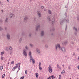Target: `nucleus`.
Here are the masks:
<instances>
[{
	"label": "nucleus",
	"instance_id": "1",
	"mask_svg": "<svg viewBox=\"0 0 79 79\" xmlns=\"http://www.w3.org/2000/svg\"><path fill=\"white\" fill-rule=\"evenodd\" d=\"M64 21H66V23H69V20L68 19H67L66 18H64L63 20H60V25H62L63 24V23L64 22Z\"/></svg>",
	"mask_w": 79,
	"mask_h": 79
},
{
	"label": "nucleus",
	"instance_id": "2",
	"mask_svg": "<svg viewBox=\"0 0 79 79\" xmlns=\"http://www.w3.org/2000/svg\"><path fill=\"white\" fill-rule=\"evenodd\" d=\"M58 47L59 48V49H61V46H60V44H56L55 45V49H56V51L58 50Z\"/></svg>",
	"mask_w": 79,
	"mask_h": 79
},
{
	"label": "nucleus",
	"instance_id": "3",
	"mask_svg": "<svg viewBox=\"0 0 79 79\" xmlns=\"http://www.w3.org/2000/svg\"><path fill=\"white\" fill-rule=\"evenodd\" d=\"M32 61V63L33 64H34L35 63V60H34V59L33 58V57H32V56H30V60L29 61L30 62H31V61Z\"/></svg>",
	"mask_w": 79,
	"mask_h": 79
},
{
	"label": "nucleus",
	"instance_id": "4",
	"mask_svg": "<svg viewBox=\"0 0 79 79\" xmlns=\"http://www.w3.org/2000/svg\"><path fill=\"white\" fill-rule=\"evenodd\" d=\"M48 71L49 73H52V67L51 66V65H49V67L48 68Z\"/></svg>",
	"mask_w": 79,
	"mask_h": 79
},
{
	"label": "nucleus",
	"instance_id": "5",
	"mask_svg": "<svg viewBox=\"0 0 79 79\" xmlns=\"http://www.w3.org/2000/svg\"><path fill=\"white\" fill-rule=\"evenodd\" d=\"M7 40H11V36L10 33H7L6 35Z\"/></svg>",
	"mask_w": 79,
	"mask_h": 79
},
{
	"label": "nucleus",
	"instance_id": "6",
	"mask_svg": "<svg viewBox=\"0 0 79 79\" xmlns=\"http://www.w3.org/2000/svg\"><path fill=\"white\" fill-rule=\"evenodd\" d=\"M23 55H24L25 56H27V52H26V49H24L23 51Z\"/></svg>",
	"mask_w": 79,
	"mask_h": 79
},
{
	"label": "nucleus",
	"instance_id": "7",
	"mask_svg": "<svg viewBox=\"0 0 79 79\" xmlns=\"http://www.w3.org/2000/svg\"><path fill=\"white\" fill-rule=\"evenodd\" d=\"M61 50L63 53H65L66 52V49H65V48L64 47H62L61 48Z\"/></svg>",
	"mask_w": 79,
	"mask_h": 79
},
{
	"label": "nucleus",
	"instance_id": "8",
	"mask_svg": "<svg viewBox=\"0 0 79 79\" xmlns=\"http://www.w3.org/2000/svg\"><path fill=\"white\" fill-rule=\"evenodd\" d=\"M37 13L39 17H41L42 16V15H41V13L40 11H37Z\"/></svg>",
	"mask_w": 79,
	"mask_h": 79
},
{
	"label": "nucleus",
	"instance_id": "9",
	"mask_svg": "<svg viewBox=\"0 0 79 79\" xmlns=\"http://www.w3.org/2000/svg\"><path fill=\"white\" fill-rule=\"evenodd\" d=\"M36 50L38 54H40V50L39 49L37 48Z\"/></svg>",
	"mask_w": 79,
	"mask_h": 79
},
{
	"label": "nucleus",
	"instance_id": "10",
	"mask_svg": "<svg viewBox=\"0 0 79 79\" xmlns=\"http://www.w3.org/2000/svg\"><path fill=\"white\" fill-rule=\"evenodd\" d=\"M44 35H45V32L42 31L41 33V36L43 37V36H44Z\"/></svg>",
	"mask_w": 79,
	"mask_h": 79
},
{
	"label": "nucleus",
	"instance_id": "11",
	"mask_svg": "<svg viewBox=\"0 0 79 79\" xmlns=\"http://www.w3.org/2000/svg\"><path fill=\"white\" fill-rule=\"evenodd\" d=\"M40 28V25H38L36 27V31H38V30H39V29Z\"/></svg>",
	"mask_w": 79,
	"mask_h": 79
},
{
	"label": "nucleus",
	"instance_id": "12",
	"mask_svg": "<svg viewBox=\"0 0 79 79\" xmlns=\"http://www.w3.org/2000/svg\"><path fill=\"white\" fill-rule=\"evenodd\" d=\"M10 18H13L15 17V15L13 14L10 13Z\"/></svg>",
	"mask_w": 79,
	"mask_h": 79
},
{
	"label": "nucleus",
	"instance_id": "13",
	"mask_svg": "<svg viewBox=\"0 0 79 79\" xmlns=\"http://www.w3.org/2000/svg\"><path fill=\"white\" fill-rule=\"evenodd\" d=\"M68 42L67 41H64L63 42H62V44H63V45H66L67 43Z\"/></svg>",
	"mask_w": 79,
	"mask_h": 79
},
{
	"label": "nucleus",
	"instance_id": "14",
	"mask_svg": "<svg viewBox=\"0 0 79 79\" xmlns=\"http://www.w3.org/2000/svg\"><path fill=\"white\" fill-rule=\"evenodd\" d=\"M55 22V19H52V25H54V23Z\"/></svg>",
	"mask_w": 79,
	"mask_h": 79
},
{
	"label": "nucleus",
	"instance_id": "15",
	"mask_svg": "<svg viewBox=\"0 0 79 79\" xmlns=\"http://www.w3.org/2000/svg\"><path fill=\"white\" fill-rule=\"evenodd\" d=\"M29 45L31 48L34 47V44L31 43L29 44Z\"/></svg>",
	"mask_w": 79,
	"mask_h": 79
},
{
	"label": "nucleus",
	"instance_id": "16",
	"mask_svg": "<svg viewBox=\"0 0 79 79\" xmlns=\"http://www.w3.org/2000/svg\"><path fill=\"white\" fill-rule=\"evenodd\" d=\"M73 30H74V31H75L76 32H77V27H73Z\"/></svg>",
	"mask_w": 79,
	"mask_h": 79
},
{
	"label": "nucleus",
	"instance_id": "17",
	"mask_svg": "<svg viewBox=\"0 0 79 79\" xmlns=\"http://www.w3.org/2000/svg\"><path fill=\"white\" fill-rule=\"evenodd\" d=\"M28 19V17L27 16H26L24 18V21H27Z\"/></svg>",
	"mask_w": 79,
	"mask_h": 79
},
{
	"label": "nucleus",
	"instance_id": "18",
	"mask_svg": "<svg viewBox=\"0 0 79 79\" xmlns=\"http://www.w3.org/2000/svg\"><path fill=\"white\" fill-rule=\"evenodd\" d=\"M8 21V18H6L5 20V23H7Z\"/></svg>",
	"mask_w": 79,
	"mask_h": 79
},
{
	"label": "nucleus",
	"instance_id": "19",
	"mask_svg": "<svg viewBox=\"0 0 79 79\" xmlns=\"http://www.w3.org/2000/svg\"><path fill=\"white\" fill-rule=\"evenodd\" d=\"M25 48L26 50H29V46L27 45H26L25 46Z\"/></svg>",
	"mask_w": 79,
	"mask_h": 79
},
{
	"label": "nucleus",
	"instance_id": "20",
	"mask_svg": "<svg viewBox=\"0 0 79 79\" xmlns=\"http://www.w3.org/2000/svg\"><path fill=\"white\" fill-rule=\"evenodd\" d=\"M47 19L49 21H51V19H50V16H48L47 17Z\"/></svg>",
	"mask_w": 79,
	"mask_h": 79
},
{
	"label": "nucleus",
	"instance_id": "21",
	"mask_svg": "<svg viewBox=\"0 0 79 79\" xmlns=\"http://www.w3.org/2000/svg\"><path fill=\"white\" fill-rule=\"evenodd\" d=\"M9 49L10 50H13V48L11 46H10L9 47Z\"/></svg>",
	"mask_w": 79,
	"mask_h": 79
},
{
	"label": "nucleus",
	"instance_id": "22",
	"mask_svg": "<svg viewBox=\"0 0 79 79\" xmlns=\"http://www.w3.org/2000/svg\"><path fill=\"white\" fill-rule=\"evenodd\" d=\"M31 55H32V52H31V51H29V55L30 56H32Z\"/></svg>",
	"mask_w": 79,
	"mask_h": 79
},
{
	"label": "nucleus",
	"instance_id": "23",
	"mask_svg": "<svg viewBox=\"0 0 79 79\" xmlns=\"http://www.w3.org/2000/svg\"><path fill=\"white\" fill-rule=\"evenodd\" d=\"M35 75L36 76V77L38 78V77H39V74L37 73H35Z\"/></svg>",
	"mask_w": 79,
	"mask_h": 79
},
{
	"label": "nucleus",
	"instance_id": "24",
	"mask_svg": "<svg viewBox=\"0 0 79 79\" xmlns=\"http://www.w3.org/2000/svg\"><path fill=\"white\" fill-rule=\"evenodd\" d=\"M3 28L1 26H0V31H3Z\"/></svg>",
	"mask_w": 79,
	"mask_h": 79
},
{
	"label": "nucleus",
	"instance_id": "25",
	"mask_svg": "<svg viewBox=\"0 0 79 79\" xmlns=\"http://www.w3.org/2000/svg\"><path fill=\"white\" fill-rule=\"evenodd\" d=\"M3 68V66H1L0 67V69H1V70H2Z\"/></svg>",
	"mask_w": 79,
	"mask_h": 79
},
{
	"label": "nucleus",
	"instance_id": "26",
	"mask_svg": "<svg viewBox=\"0 0 79 79\" xmlns=\"http://www.w3.org/2000/svg\"><path fill=\"white\" fill-rule=\"evenodd\" d=\"M51 78H52V79H54V78H55V76H54V75H52L51 77Z\"/></svg>",
	"mask_w": 79,
	"mask_h": 79
},
{
	"label": "nucleus",
	"instance_id": "27",
	"mask_svg": "<svg viewBox=\"0 0 79 79\" xmlns=\"http://www.w3.org/2000/svg\"><path fill=\"white\" fill-rule=\"evenodd\" d=\"M3 20H2V19H1L0 20V23L1 24H2V23H3Z\"/></svg>",
	"mask_w": 79,
	"mask_h": 79
},
{
	"label": "nucleus",
	"instance_id": "28",
	"mask_svg": "<svg viewBox=\"0 0 79 79\" xmlns=\"http://www.w3.org/2000/svg\"><path fill=\"white\" fill-rule=\"evenodd\" d=\"M5 77V74H4L2 76V78H4Z\"/></svg>",
	"mask_w": 79,
	"mask_h": 79
},
{
	"label": "nucleus",
	"instance_id": "29",
	"mask_svg": "<svg viewBox=\"0 0 79 79\" xmlns=\"http://www.w3.org/2000/svg\"><path fill=\"white\" fill-rule=\"evenodd\" d=\"M24 78V76H22L20 78V79H23Z\"/></svg>",
	"mask_w": 79,
	"mask_h": 79
},
{
	"label": "nucleus",
	"instance_id": "30",
	"mask_svg": "<svg viewBox=\"0 0 79 79\" xmlns=\"http://www.w3.org/2000/svg\"><path fill=\"white\" fill-rule=\"evenodd\" d=\"M8 48H9L8 47H6V51H8Z\"/></svg>",
	"mask_w": 79,
	"mask_h": 79
},
{
	"label": "nucleus",
	"instance_id": "31",
	"mask_svg": "<svg viewBox=\"0 0 79 79\" xmlns=\"http://www.w3.org/2000/svg\"><path fill=\"white\" fill-rule=\"evenodd\" d=\"M4 52H2L1 53V55H3V54H4Z\"/></svg>",
	"mask_w": 79,
	"mask_h": 79
},
{
	"label": "nucleus",
	"instance_id": "32",
	"mask_svg": "<svg viewBox=\"0 0 79 79\" xmlns=\"http://www.w3.org/2000/svg\"><path fill=\"white\" fill-rule=\"evenodd\" d=\"M32 35V33H30L29 34V37H31Z\"/></svg>",
	"mask_w": 79,
	"mask_h": 79
},
{
	"label": "nucleus",
	"instance_id": "33",
	"mask_svg": "<svg viewBox=\"0 0 79 79\" xmlns=\"http://www.w3.org/2000/svg\"><path fill=\"white\" fill-rule=\"evenodd\" d=\"M39 69H40V70H42V67H41V66H39Z\"/></svg>",
	"mask_w": 79,
	"mask_h": 79
},
{
	"label": "nucleus",
	"instance_id": "34",
	"mask_svg": "<svg viewBox=\"0 0 79 79\" xmlns=\"http://www.w3.org/2000/svg\"><path fill=\"white\" fill-rule=\"evenodd\" d=\"M68 69H69H69H71V67H70V66H68Z\"/></svg>",
	"mask_w": 79,
	"mask_h": 79
},
{
	"label": "nucleus",
	"instance_id": "35",
	"mask_svg": "<svg viewBox=\"0 0 79 79\" xmlns=\"http://www.w3.org/2000/svg\"><path fill=\"white\" fill-rule=\"evenodd\" d=\"M48 13H49V14H51L52 12L51 11V10H48Z\"/></svg>",
	"mask_w": 79,
	"mask_h": 79
},
{
	"label": "nucleus",
	"instance_id": "36",
	"mask_svg": "<svg viewBox=\"0 0 79 79\" xmlns=\"http://www.w3.org/2000/svg\"><path fill=\"white\" fill-rule=\"evenodd\" d=\"M22 39H23V38H21L19 40V42H21Z\"/></svg>",
	"mask_w": 79,
	"mask_h": 79
},
{
	"label": "nucleus",
	"instance_id": "37",
	"mask_svg": "<svg viewBox=\"0 0 79 79\" xmlns=\"http://www.w3.org/2000/svg\"><path fill=\"white\" fill-rule=\"evenodd\" d=\"M39 66H41V62H39Z\"/></svg>",
	"mask_w": 79,
	"mask_h": 79
},
{
	"label": "nucleus",
	"instance_id": "38",
	"mask_svg": "<svg viewBox=\"0 0 79 79\" xmlns=\"http://www.w3.org/2000/svg\"><path fill=\"white\" fill-rule=\"evenodd\" d=\"M45 47H46V48H48V45L46 44L45 45Z\"/></svg>",
	"mask_w": 79,
	"mask_h": 79
},
{
	"label": "nucleus",
	"instance_id": "39",
	"mask_svg": "<svg viewBox=\"0 0 79 79\" xmlns=\"http://www.w3.org/2000/svg\"><path fill=\"white\" fill-rule=\"evenodd\" d=\"M47 79H51V76L49 77H48L47 78Z\"/></svg>",
	"mask_w": 79,
	"mask_h": 79
},
{
	"label": "nucleus",
	"instance_id": "40",
	"mask_svg": "<svg viewBox=\"0 0 79 79\" xmlns=\"http://www.w3.org/2000/svg\"><path fill=\"white\" fill-rule=\"evenodd\" d=\"M11 64H14V61H13L11 62Z\"/></svg>",
	"mask_w": 79,
	"mask_h": 79
},
{
	"label": "nucleus",
	"instance_id": "41",
	"mask_svg": "<svg viewBox=\"0 0 79 79\" xmlns=\"http://www.w3.org/2000/svg\"><path fill=\"white\" fill-rule=\"evenodd\" d=\"M25 74H27V70H26L25 71Z\"/></svg>",
	"mask_w": 79,
	"mask_h": 79
},
{
	"label": "nucleus",
	"instance_id": "42",
	"mask_svg": "<svg viewBox=\"0 0 79 79\" xmlns=\"http://www.w3.org/2000/svg\"><path fill=\"white\" fill-rule=\"evenodd\" d=\"M15 69H16L14 67V68H13L12 70H13V71H15Z\"/></svg>",
	"mask_w": 79,
	"mask_h": 79
},
{
	"label": "nucleus",
	"instance_id": "43",
	"mask_svg": "<svg viewBox=\"0 0 79 79\" xmlns=\"http://www.w3.org/2000/svg\"><path fill=\"white\" fill-rule=\"evenodd\" d=\"M62 73H65V71H64V70H63Z\"/></svg>",
	"mask_w": 79,
	"mask_h": 79
},
{
	"label": "nucleus",
	"instance_id": "44",
	"mask_svg": "<svg viewBox=\"0 0 79 79\" xmlns=\"http://www.w3.org/2000/svg\"><path fill=\"white\" fill-rule=\"evenodd\" d=\"M19 70H20V65H19V67L18 68Z\"/></svg>",
	"mask_w": 79,
	"mask_h": 79
},
{
	"label": "nucleus",
	"instance_id": "45",
	"mask_svg": "<svg viewBox=\"0 0 79 79\" xmlns=\"http://www.w3.org/2000/svg\"><path fill=\"white\" fill-rule=\"evenodd\" d=\"M1 60H3V57L2 56H1Z\"/></svg>",
	"mask_w": 79,
	"mask_h": 79
},
{
	"label": "nucleus",
	"instance_id": "46",
	"mask_svg": "<svg viewBox=\"0 0 79 79\" xmlns=\"http://www.w3.org/2000/svg\"><path fill=\"white\" fill-rule=\"evenodd\" d=\"M57 68H59V65L58 64H57Z\"/></svg>",
	"mask_w": 79,
	"mask_h": 79
},
{
	"label": "nucleus",
	"instance_id": "47",
	"mask_svg": "<svg viewBox=\"0 0 79 79\" xmlns=\"http://www.w3.org/2000/svg\"><path fill=\"white\" fill-rule=\"evenodd\" d=\"M16 69V68H18V65H16L15 67H14Z\"/></svg>",
	"mask_w": 79,
	"mask_h": 79
},
{
	"label": "nucleus",
	"instance_id": "48",
	"mask_svg": "<svg viewBox=\"0 0 79 79\" xmlns=\"http://www.w3.org/2000/svg\"><path fill=\"white\" fill-rule=\"evenodd\" d=\"M77 19L78 21L79 22V17H77Z\"/></svg>",
	"mask_w": 79,
	"mask_h": 79
},
{
	"label": "nucleus",
	"instance_id": "49",
	"mask_svg": "<svg viewBox=\"0 0 79 79\" xmlns=\"http://www.w3.org/2000/svg\"><path fill=\"white\" fill-rule=\"evenodd\" d=\"M52 31H55V28H53Z\"/></svg>",
	"mask_w": 79,
	"mask_h": 79
},
{
	"label": "nucleus",
	"instance_id": "50",
	"mask_svg": "<svg viewBox=\"0 0 79 79\" xmlns=\"http://www.w3.org/2000/svg\"><path fill=\"white\" fill-rule=\"evenodd\" d=\"M67 14L66 13H65V16H67Z\"/></svg>",
	"mask_w": 79,
	"mask_h": 79
},
{
	"label": "nucleus",
	"instance_id": "51",
	"mask_svg": "<svg viewBox=\"0 0 79 79\" xmlns=\"http://www.w3.org/2000/svg\"><path fill=\"white\" fill-rule=\"evenodd\" d=\"M73 55H75V53L73 52Z\"/></svg>",
	"mask_w": 79,
	"mask_h": 79
},
{
	"label": "nucleus",
	"instance_id": "52",
	"mask_svg": "<svg viewBox=\"0 0 79 79\" xmlns=\"http://www.w3.org/2000/svg\"><path fill=\"white\" fill-rule=\"evenodd\" d=\"M67 30V26H66V27L65 28V31H66Z\"/></svg>",
	"mask_w": 79,
	"mask_h": 79
},
{
	"label": "nucleus",
	"instance_id": "53",
	"mask_svg": "<svg viewBox=\"0 0 79 79\" xmlns=\"http://www.w3.org/2000/svg\"><path fill=\"white\" fill-rule=\"evenodd\" d=\"M71 44H74V42H72Z\"/></svg>",
	"mask_w": 79,
	"mask_h": 79
},
{
	"label": "nucleus",
	"instance_id": "54",
	"mask_svg": "<svg viewBox=\"0 0 79 79\" xmlns=\"http://www.w3.org/2000/svg\"><path fill=\"white\" fill-rule=\"evenodd\" d=\"M41 8H42V9H43L44 8V6H42Z\"/></svg>",
	"mask_w": 79,
	"mask_h": 79
},
{
	"label": "nucleus",
	"instance_id": "55",
	"mask_svg": "<svg viewBox=\"0 0 79 79\" xmlns=\"http://www.w3.org/2000/svg\"><path fill=\"white\" fill-rule=\"evenodd\" d=\"M74 34H75V35H76L77 33L76 32H75V33H74Z\"/></svg>",
	"mask_w": 79,
	"mask_h": 79
},
{
	"label": "nucleus",
	"instance_id": "56",
	"mask_svg": "<svg viewBox=\"0 0 79 79\" xmlns=\"http://www.w3.org/2000/svg\"><path fill=\"white\" fill-rule=\"evenodd\" d=\"M36 19L35 18H34V20L35 21Z\"/></svg>",
	"mask_w": 79,
	"mask_h": 79
},
{
	"label": "nucleus",
	"instance_id": "57",
	"mask_svg": "<svg viewBox=\"0 0 79 79\" xmlns=\"http://www.w3.org/2000/svg\"><path fill=\"white\" fill-rule=\"evenodd\" d=\"M1 11H2V13H3V10H1Z\"/></svg>",
	"mask_w": 79,
	"mask_h": 79
},
{
	"label": "nucleus",
	"instance_id": "58",
	"mask_svg": "<svg viewBox=\"0 0 79 79\" xmlns=\"http://www.w3.org/2000/svg\"><path fill=\"white\" fill-rule=\"evenodd\" d=\"M78 69H79V65L78 66Z\"/></svg>",
	"mask_w": 79,
	"mask_h": 79
},
{
	"label": "nucleus",
	"instance_id": "59",
	"mask_svg": "<svg viewBox=\"0 0 79 79\" xmlns=\"http://www.w3.org/2000/svg\"><path fill=\"white\" fill-rule=\"evenodd\" d=\"M51 35H53V34L52 33L51 34Z\"/></svg>",
	"mask_w": 79,
	"mask_h": 79
},
{
	"label": "nucleus",
	"instance_id": "60",
	"mask_svg": "<svg viewBox=\"0 0 79 79\" xmlns=\"http://www.w3.org/2000/svg\"><path fill=\"white\" fill-rule=\"evenodd\" d=\"M19 65H20V64H21V63H19Z\"/></svg>",
	"mask_w": 79,
	"mask_h": 79
},
{
	"label": "nucleus",
	"instance_id": "61",
	"mask_svg": "<svg viewBox=\"0 0 79 79\" xmlns=\"http://www.w3.org/2000/svg\"><path fill=\"white\" fill-rule=\"evenodd\" d=\"M59 69H61V67H59Z\"/></svg>",
	"mask_w": 79,
	"mask_h": 79
},
{
	"label": "nucleus",
	"instance_id": "62",
	"mask_svg": "<svg viewBox=\"0 0 79 79\" xmlns=\"http://www.w3.org/2000/svg\"><path fill=\"white\" fill-rule=\"evenodd\" d=\"M18 64H19V63H18V64H16V65H18Z\"/></svg>",
	"mask_w": 79,
	"mask_h": 79
},
{
	"label": "nucleus",
	"instance_id": "63",
	"mask_svg": "<svg viewBox=\"0 0 79 79\" xmlns=\"http://www.w3.org/2000/svg\"><path fill=\"white\" fill-rule=\"evenodd\" d=\"M67 6H65V8H67Z\"/></svg>",
	"mask_w": 79,
	"mask_h": 79
},
{
	"label": "nucleus",
	"instance_id": "64",
	"mask_svg": "<svg viewBox=\"0 0 79 79\" xmlns=\"http://www.w3.org/2000/svg\"><path fill=\"white\" fill-rule=\"evenodd\" d=\"M59 77H61V75H59Z\"/></svg>",
	"mask_w": 79,
	"mask_h": 79
}]
</instances>
